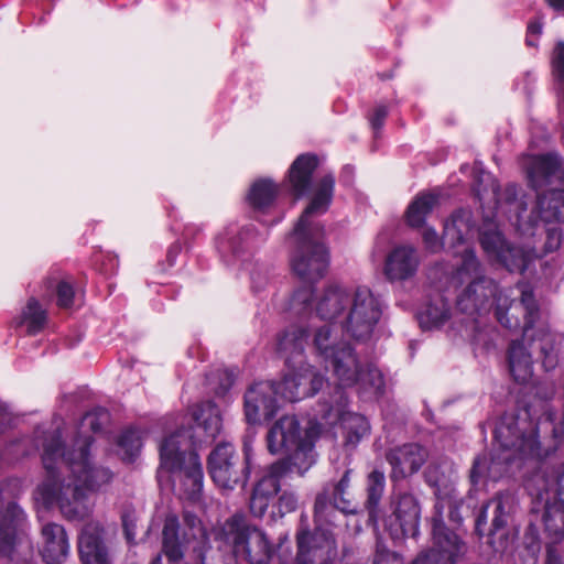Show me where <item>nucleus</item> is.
Listing matches in <instances>:
<instances>
[{"instance_id": "obj_1", "label": "nucleus", "mask_w": 564, "mask_h": 564, "mask_svg": "<svg viewBox=\"0 0 564 564\" xmlns=\"http://www.w3.org/2000/svg\"><path fill=\"white\" fill-rule=\"evenodd\" d=\"M556 393L553 381L534 387V400L519 402L517 408L500 416L494 431L498 448L475 457L470 469L473 489L486 481H498L522 468L525 460L550 456L564 445V412L558 413L550 401Z\"/></svg>"}, {"instance_id": "obj_2", "label": "nucleus", "mask_w": 564, "mask_h": 564, "mask_svg": "<svg viewBox=\"0 0 564 564\" xmlns=\"http://www.w3.org/2000/svg\"><path fill=\"white\" fill-rule=\"evenodd\" d=\"M91 434L77 433L66 448L59 430L43 435L42 464L45 480L36 488L37 499L47 509L57 506L69 521H82L90 513L88 495L112 481L113 473L91 460Z\"/></svg>"}, {"instance_id": "obj_3", "label": "nucleus", "mask_w": 564, "mask_h": 564, "mask_svg": "<svg viewBox=\"0 0 564 564\" xmlns=\"http://www.w3.org/2000/svg\"><path fill=\"white\" fill-rule=\"evenodd\" d=\"M330 366L339 381L335 391V403L319 402V437L333 426L339 424L343 430L344 445L356 448L362 438L370 435L371 426L368 419L359 413L350 412L348 397L344 388L356 387L359 398L364 401L378 400L384 393L386 381L383 373L375 365L360 368L355 349L348 343H339L332 347L319 346V358Z\"/></svg>"}, {"instance_id": "obj_4", "label": "nucleus", "mask_w": 564, "mask_h": 564, "mask_svg": "<svg viewBox=\"0 0 564 564\" xmlns=\"http://www.w3.org/2000/svg\"><path fill=\"white\" fill-rule=\"evenodd\" d=\"M265 441L270 454L286 452L291 455L269 465L253 485L249 509L256 518H262L267 513L280 488L293 473L303 476L312 467V452L317 441V416H311L302 432L296 416L283 415L271 425Z\"/></svg>"}, {"instance_id": "obj_5", "label": "nucleus", "mask_w": 564, "mask_h": 564, "mask_svg": "<svg viewBox=\"0 0 564 564\" xmlns=\"http://www.w3.org/2000/svg\"><path fill=\"white\" fill-rule=\"evenodd\" d=\"M192 424L177 429L160 444V469L178 474L185 497L200 499L204 473L196 447L212 443L219 435L223 423L219 408L214 401H204L191 409Z\"/></svg>"}, {"instance_id": "obj_6", "label": "nucleus", "mask_w": 564, "mask_h": 564, "mask_svg": "<svg viewBox=\"0 0 564 564\" xmlns=\"http://www.w3.org/2000/svg\"><path fill=\"white\" fill-rule=\"evenodd\" d=\"M285 243L291 273L299 282L285 312L293 317H312L317 311V195L285 236Z\"/></svg>"}, {"instance_id": "obj_7", "label": "nucleus", "mask_w": 564, "mask_h": 564, "mask_svg": "<svg viewBox=\"0 0 564 564\" xmlns=\"http://www.w3.org/2000/svg\"><path fill=\"white\" fill-rule=\"evenodd\" d=\"M288 370L279 381H258L247 389L243 410L248 424H258L261 417L272 420L281 408V401L297 402L317 392V372L314 368Z\"/></svg>"}, {"instance_id": "obj_8", "label": "nucleus", "mask_w": 564, "mask_h": 564, "mask_svg": "<svg viewBox=\"0 0 564 564\" xmlns=\"http://www.w3.org/2000/svg\"><path fill=\"white\" fill-rule=\"evenodd\" d=\"M502 322L501 325L511 330L514 326L522 328L521 338L512 339L508 349V366L510 375L518 383H524L533 375V354L539 351L542 367L545 371L554 370L560 364L556 335H554L543 319H494Z\"/></svg>"}, {"instance_id": "obj_9", "label": "nucleus", "mask_w": 564, "mask_h": 564, "mask_svg": "<svg viewBox=\"0 0 564 564\" xmlns=\"http://www.w3.org/2000/svg\"><path fill=\"white\" fill-rule=\"evenodd\" d=\"M520 165L525 172L529 186L535 191L553 188L536 196L535 212L546 221H564V167L557 153L524 154Z\"/></svg>"}, {"instance_id": "obj_10", "label": "nucleus", "mask_w": 564, "mask_h": 564, "mask_svg": "<svg viewBox=\"0 0 564 564\" xmlns=\"http://www.w3.org/2000/svg\"><path fill=\"white\" fill-rule=\"evenodd\" d=\"M453 280L462 284L470 280L468 286L457 297L459 313L469 317L482 316L498 299L499 286L490 278L481 274V265L473 249H465L462 262L453 274Z\"/></svg>"}, {"instance_id": "obj_11", "label": "nucleus", "mask_w": 564, "mask_h": 564, "mask_svg": "<svg viewBox=\"0 0 564 564\" xmlns=\"http://www.w3.org/2000/svg\"><path fill=\"white\" fill-rule=\"evenodd\" d=\"M215 539L228 546L236 558L245 560L249 564H268L273 560V544L242 513L237 512L229 517L216 530Z\"/></svg>"}, {"instance_id": "obj_12", "label": "nucleus", "mask_w": 564, "mask_h": 564, "mask_svg": "<svg viewBox=\"0 0 564 564\" xmlns=\"http://www.w3.org/2000/svg\"><path fill=\"white\" fill-rule=\"evenodd\" d=\"M539 471L532 481L541 482L536 488V497L542 499L543 494L555 490L553 501H546L543 512L544 530L550 540L561 542L564 539V462H553L546 452L544 457L535 459Z\"/></svg>"}, {"instance_id": "obj_13", "label": "nucleus", "mask_w": 564, "mask_h": 564, "mask_svg": "<svg viewBox=\"0 0 564 564\" xmlns=\"http://www.w3.org/2000/svg\"><path fill=\"white\" fill-rule=\"evenodd\" d=\"M383 314L381 300L366 286L352 293L338 283L327 284L319 296V317H380Z\"/></svg>"}, {"instance_id": "obj_14", "label": "nucleus", "mask_w": 564, "mask_h": 564, "mask_svg": "<svg viewBox=\"0 0 564 564\" xmlns=\"http://www.w3.org/2000/svg\"><path fill=\"white\" fill-rule=\"evenodd\" d=\"M251 441L245 437L241 458L229 442L217 444L207 457V471L214 484L225 490L245 488L250 477Z\"/></svg>"}, {"instance_id": "obj_15", "label": "nucleus", "mask_w": 564, "mask_h": 564, "mask_svg": "<svg viewBox=\"0 0 564 564\" xmlns=\"http://www.w3.org/2000/svg\"><path fill=\"white\" fill-rule=\"evenodd\" d=\"M33 556L26 514L15 501H10L0 518V557L10 564H30Z\"/></svg>"}, {"instance_id": "obj_16", "label": "nucleus", "mask_w": 564, "mask_h": 564, "mask_svg": "<svg viewBox=\"0 0 564 564\" xmlns=\"http://www.w3.org/2000/svg\"><path fill=\"white\" fill-rule=\"evenodd\" d=\"M270 230L260 231L253 224H229L215 237V247L226 264L249 258L265 243Z\"/></svg>"}, {"instance_id": "obj_17", "label": "nucleus", "mask_w": 564, "mask_h": 564, "mask_svg": "<svg viewBox=\"0 0 564 564\" xmlns=\"http://www.w3.org/2000/svg\"><path fill=\"white\" fill-rule=\"evenodd\" d=\"M479 242L487 258L511 273H523L538 258L534 249L509 242L494 226H486L479 232Z\"/></svg>"}, {"instance_id": "obj_18", "label": "nucleus", "mask_w": 564, "mask_h": 564, "mask_svg": "<svg viewBox=\"0 0 564 564\" xmlns=\"http://www.w3.org/2000/svg\"><path fill=\"white\" fill-rule=\"evenodd\" d=\"M436 516L432 519L433 546L421 552L412 564H456L465 553V543L449 530L442 518V507L435 505Z\"/></svg>"}, {"instance_id": "obj_19", "label": "nucleus", "mask_w": 564, "mask_h": 564, "mask_svg": "<svg viewBox=\"0 0 564 564\" xmlns=\"http://www.w3.org/2000/svg\"><path fill=\"white\" fill-rule=\"evenodd\" d=\"M393 517L383 519L384 528L393 540L413 538L420 535L421 507L416 497L410 492H400L392 501Z\"/></svg>"}, {"instance_id": "obj_20", "label": "nucleus", "mask_w": 564, "mask_h": 564, "mask_svg": "<svg viewBox=\"0 0 564 564\" xmlns=\"http://www.w3.org/2000/svg\"><path fill=\"white\" fill-rule=\"evenodd\" d=\"M427 457V449L419 443H406L389 449L386 453V460L391 466V480H403L416 474Z\"/></svg>"}, {"instance_id": "obj_21", "label": "nucleus", "mask_w": 564, "mask_h": 564, "mask_svg": "<svg viewBox=\"0 0 564 564\" xmlns=\"http://www.w3.org/2000/svg\"><path fill=\"white\" fill-rule=\"evenodd\" d=\"M308 338V329L295 325L288 327L279 335L276 350L284 358L288 369L307 370V368H313L306 362L304 354Z\"/></svg>"}, {"instance_id": "obj_22", "label": "nucleus", "mask_w": 564, "mask_h": 564, "mask_svg": "<svg viewBox=\"0 0 564 564\" xmlns=\"http://www.w3.org/2000/svg\"><path fill=\"white\" fill-rule=\"evenodd\" d=\"M280 187L270 178H259L252 183L247 195V202L256 214V219L268 229L278 225L284 218L283 213H279L272 219L261 218L260 215L271 213L274 207Z\"/></svg>"}, {"instance_id": "obj_23", "label": "nucleus", "mask_w": 564, "mask_h": 564, "mask_svg": "<svg viewBox=\"0 0 564 564\" xmlns=\"http://www.w3.org/2000/svg\"><path fill=\"white\" fill-rule=\"evenodd\" d=\"M420 257L416 248L411 245H399L387 254L383 272L391 281H406L412 279L419 269Z\"/></svg>"}, {"instance_id": "obj_24", "label": "nucleus", "mask_w": 564, "mask_h": 564, "mask_svg": "<svg viewBox=\"0 0 564 564\" xmlns=\"http://www.w3.org/2000/svg\"><path fill=\"white\" fill-rule=\"evenodd\" d=\"M317 169V155L311 153L300 154L291 164L285 188L295 197L301 198L311 193L314 187V173Z\"/></svg>"}, {"instance_id": "obj_25", "label": "nucleus", "mask_w": 564, "mask_h": 564, "mask_svg": "<svg viewBox=\"0 0 564 564\" xmlns=\"http://www.w3.org/2000/svg\"><path fill=\"white\" fill-rule=\"evenodd\" d=\"M492 507V520L491 528L489 530V543L494 544V538L497 533H501V536L507 535V525L510 519L511 510H512V499L508 495H497L492 500L482 505L479 513L475 520V529L476 532L481 536L482 529L487 524L488 519V509Z\"/></svg>"}, {"instance_id": "obj_26", "label": "nucleus", "mask_w": 564, "mask_h": 564, "mask_svg": "<svg viewBox=\"0 0 564 564\" xmlns=\"http://www.w3.org/2000/svg\"><path fill=\"white\" fill-rule=\"evenodd\" d=\"M451 326L456 327L459 324L460 328L470 333V343L474 346L476 354L489 352L497 345L500 337L498 323L492 324L491 319H453Z\"/></svg>"}, {"instance_id": "obj_27", "label": "nucleus", "mask_w": 564, "mask_h": 564, "mask_svg": "<svg viewBox=\"0 0 564 564\" xmlns=\"http://www.w3.org/2000/svg\"><path fill=\"white\" fill-rule=\"evenodd\" d=\"M44 545L41 551L46 564H63L69 554V543L62 524L47 522L42 527Z\"/></svg>"}, {"instance_id": "obj_28", "label": "nucleus", "mask_w": 564, "mask_h": 564, "mask_svg": "<svg viewBox=\"0 0 564 564\" xmlns=\"http://www.w3.org/2000/svg\"><path fill=\"white\" fill-rule=\"evenodd\" d=\"M78 552L82 564H111L107 546L102 539V530L86 525L78 538Z\"/></svg>"}, {"instance_id": "obj_29", "label": "nucleus", "mask_w": 564, "mask_h": 564, "mask_svg": "<svg viewBox=\"0 0 564 564\" xmlns=\"http://www.w3.org/2000/svg\"><path fill=\"white\" fill-rule=\"evenodd\" d=\"M366 500L364 507L368 513V523L377 531L383 519L381 500L386 490V475L381 469H373L366 478Z\"/></svg>"}, {"instance_id": "obj_30", "label": "nucleus", "mask_w": 564, "mask_h": 564, "mask_svg": "<svg viewBox=\"0 0 564 564\" xmlns=\"http://www.w3.org/2000/svg\"><path fill=\"white\" fill-rule=\"evenodd\" d=\"M170 563H180L185 555V542L180 536V521L174 514L167 516L162 530V552L158 553L150 564H163L162 555Z\"/></svg>"}, {"instance_id": "obj_31", "label": "nucleus", "mask_w": 564, "mask_h": 564, "mask_svg": "<svg viewBox=\"0 0 564 564\" xmlns=\"http://www.w3.org/2000/svg\"><path fill=\"white\" fill-rule=\"evenodd\" d=\"M491 191L497 214L501 213L517 225L520 224L522 214L527 210V204L519 197V187L510 183L500 188L492 180Z\"/></svg>"}, {"instance_id": "obj_32", "label": "nucleus", "mask_w": 564, "mask_h": 564, "mask_svg": "<svg viewBox=\"0 0 564 564\" xmlns=\"http://www.w3.org/2000/svg\"><path fill=\"white\" fill-rule=\"evenodd\" d=\"M351 469L346 468L340 479L333 486L332 490L325 488L323 495L319 494V518L324 513V505L328 501L343 513H355L356 505L349 499L348 488L350 485Z\"/></svg>"}, {"instance_id": "obj_33", "label": "nucleus", "mask_w": 564, "mask_h": 564, "mask_svg": "<svg viewBox=\"0 0 564 564\" xmlns=\"http://www.w3.org/2000/svg\"><path fill=\"white\" fill-rule=\"evenodd\" d=\"M473 229L470 213L458 210L444 224L443 240L445 245L457 247L465 242Z\"/></svg>"}, {"instance_id": "obj_34", "label": "nucleus", "mask_w": 564, "mask_h": 564, "mask_svg": "<svg viewBox=\"0 0 564 564\" xmlns=\"http://www.w3.org/2000/svg\"><path fill=\"white\" fill-rule=\"evenodd\" d=\"M438 203V196L434 193H421L415 196L406 209V223L413 228L422 227L429 214Z\"/></svg>"}, {"instance_id": "obj_35", "label": "nucleus", "mask_w": 564, "mask_h": 564, "mask_svg": "<svg viewBox=\"0 0 564 564\" xmlns=\"http://www.w3.org/2000/svg\"><path fill=\"white\" fill-rule=\"evenodd\" d=\"M183 522L188 530V532L184 533V536L181 538V540L185 542V546L192 539L197 542V545L194 546V552L199 554L200 551L207 554V551L209 550V538L202 520L194 512L185 510L183 512Z\"/></svg>"}, {"instance_id": "obj_36", "label": "nucleus", "mask_w": 564, "mask_h": 564, "mask_svg": "<svg viewBox=\"0 0 564 564\" xmlns=\"http://www.w3.org/2000/svg\"><path fill=\"white\" fill-rule=\"evenodd\" d=\"M54 301L58 308L73 311L83 305V294L77 292L72 282L61 280L54 289Z\"/></svg>"}, {"instance_id": "obj_37", "label": "nucleus", "mask_w": 564, "mask_h": 564, "mask_svg": "<svg viewBox=\"0 0 564 564\" xmlns=\"http://www.w3.org/2000/svg\"><path fill=\"white\" fill-rule=\"evenodd\" d=\"M297 553L294 564H316L317 542L310 530H300L296 534Z\"/></svg>"}, {"instance_id": "obj_38", "label": "nucleus", "mask_w": 564, "mask_h": 564, "mask_svg": "<svg viewBox=\"0 0 564 564\" xmlns=\"http://www.w3.org/2000/svg\"><path fill=\"white\" fill-rule=\"evenodd\" d=\"M379 319H345L343 330L357 341H367L375 335Z\"/></svg>"}, {"instance_id": "obj_39", "label": "nucleus", "mask_w": 564, "mask_h": 564, "mask_svg": "<svg viewBox=\"0 0 564 564\" xmlns=\"http://www.w3.org/2000/svg\"><path fill=\"white\" fill-rule=\"evenodd\" d=\"M117 444L123 451V459L133 462L142 447L140 432L133 427L123 430L118 437Z\"/></svg>"}, {"instance_id": "obj_40", "label": "nucleus", "mask_w": 564, "mask_h": 564, "mask_svg": "<svg viewBox=\"0 0 564 564\" xmlns=\"http://www.w3.org/2000/svg\"><path fill=\"white\" fill-rule=\"evenodd\" d=\"M280 496L276 498L275 502L271 505V510L269 513L271 521H276L282 519L285 514L294 512L297 509L299 499L294 491L292 490H279Z\"/></svg>"}, {"instance_id": "obj_41", "label": "nucleus", "mask_w": 564, "mask_h": 564, "mask_svg": "<svg viewBox=\"0 0 564 564\" xmlns=\"http://www.w3.org/2000/svg\"><path fill=\"white\" fill-rule=\"evenodd\" d=\"M319 564H333L337 557V545L335 536L328 530L319 527Z\"/></svg>"}, {"instance_id": "obj_42", "label": "nucleus", "mask_w": 564, "mask_h": 564, "mask_svg": "<svg viewBox=\"0 0 564 564\" xmlns=\"http://www.w3.org/2000/svg\"><path fill=\"white\" fill-rule=\"evenodd\" d=\"M533 216L536 220L542 221L545 226L544 227V234H545L544 251L547 253V252H553V251L557 250L561 246L562 238H563L562 230L557 226V224L560 221L554 220L551 223H546V221L542 220L539 217V215L536 214L535 208L533 209Z\"/></svg>"}, {"instance_id": "obj_43", "label": "nucleus", "mask_w": 564, "mask_h": 564, "mask_svg": "<svg viewBox=\"0 0 564 564\" xmlns=\"http://www.w3.org/2000/svg\"><path fill=\"white\" fill-rule=\"evenodd\" d=\"M335 176L326 173L319 176V215L326 213L333 202Z\"/></svg>"}, {"instance_id": "obj_44", "label": "nucleus", "mask_w": 564, "mask_h": 564, "mask_svg": "<svg viewBox=\"0 0 564 564\" xmlns=\"http://www.w3.org/2000/svg\"><path fill=\"white\" fill-rule=\"evenodd\" d=\"M122 530L126 538L127 543L130 546H134L138 544L137 538V524H138V516L133 508L127 507L123 509L121 514Z\"/></svg>"}, {"instance_id": "obj_45", "label": "nucleus", "mask_w": 564, "mask_h": 564, "mask_svg": "<svg viewBox=\"0 0 564 564\" xmlns=\"http://www.w3.org/2000/svg\"><path fill=\"white\" fill-rule=\"evenodd\" d=\"M552 74L558 90L564 96V42H558L553 50Z\"/></svg>"}, {"instance_id": "obj_46", "label": "nucleus", "mask_w": 564, "mask_h": 564, "mask_svg": "<svg viewBox=\"0 0 564 564\" xmlns=\"http://www.w3.org/2000/svg\"><path fill=\"white\" fill-rule=\"evenodd\" d=\"M50 319H19L15 329L26 335L36 336L48 327Z\"/></svg>"}, {"instance_id": "obj_47", "label": "nucleus", "mask_w": 564, "mask_h": 564, "mask_svg": "<svg viewBox=\"0 0 564 564\" xmlns=\"http://www.w3.org/2000/svg\"><path fill=\"white\" fill-rule=\"evenodd\" d=\"M416 317H451V312L448 304L441 296H437L434 302L427 305L426 311Z\"/></svg>"}, {"instance_id": "obj_48", "label": "nucleus", "mask_w": 564, "mask_h": 564, "mask_svg": "<svg viewBox=\"0 0 564 564\" xmlns=\"http://www.w3.org/2000/svg\"><path fill=\"white\" fill-rule=\"evenodd\" d=\"M273 558H276L279 564H290L292 561L291 542L288 535L280 536L276 546L273 545Z\"/></svg>"}, {"instance_id": "obj_49", "label": "nucleus", "mask_w": 564, "mask_h": 564, "mask_svg": "<svg viewBox=\"0 0 564 564\" xmlns=\"http://www.w3.org/2000/svg\"><path fill=\"white\" fill-rule=\"evenodd\" d=\"M423 243L429 252L436 253L441 251L445 245L443 237L440 238L436 230L432 227H426L422 232Z\"/></svg>"}, {"instance_id": "obj_50", "label": "nucleus", "mask_w": 564, "mask_h": 564, "mask_svg": "<svg viewBox=\"0 0 564 564\" xmlns=\"http://www.w3.org/2000/svg\"><path fill=\"white\" fill-rule=\"evenodd\" d=\"M270 282V271L268 268H256L251 272V289L256 294L265 290Z\"/></svg>"}, {"instance_id": "obj_51", "label": "nucleus", "mask_w": 564, "mask_h": 564, "mask_svg": "<svg viewBox=\"0 0 564 564\" xmlns=\"http://www.w3.org/2000/svg\"><path fill=\"white\" fill-rule=\"evenodd\" d=\"M388 107L386 105H378L375 107L372 113L369 117L370 126L377 137L379 130L383 127L384 120L388 116Z\"/></svg>"}, {"instance_id": "obj_52", "label": "nucleus", "mask_w": 564, "mask_h": 564, "mask_svg": "<svg viewBox=\"0 0 564 564\" xmlns=\"http://www.w3.org/2000/svg\"><path fill=\"white\" fill-rule=\"evenodd\" d=\"M107 416L108 412L105 409L98 408L91 412L86 413L83 421L87 422L94 433H97L102 430V423L100 422V419Z\"/></svg>"}, {"instance_id": "obj_53", "label": "nucleus", "mask_w": 564, "mask_h": 564, "mask_svg": "<svg viewBox=\"0 0 564 564\" xmlns=\"http://www.w3.org/2000/svg\"><path fill=\"white\" fill-rule=\"evenodd\" d=\"M558 543L560 542H555V540H551L546 544V555L544 564H564Z\"/></svg>"}, {"instance_id": "obj_54", "label": "nucleus", "mask_w": 564, "mask_h": 564, "mask_svg": "<svg viewBox=\"0 0 564 564\" xmlns=\"http://www.w3.org/2000/svg\"><path fill=\"white\" fill-rule=\"evenodd\" d=\"M47 313L43 308L42 304L35 299L31 297L28 301L26 307L20 317H46Z\"/></svg>"}, {"instance_id": "obj_55", "label": "nucleus", "mask_w": 564, "mask_h": 564, "mask_svg": "<svg viewBox=\"0 0 564 564\" xmlns=\"http://www.w3.org/2000/svg\"><path fill=\"white\" fill-rule=\"evenodd\" d=\"M422 333H435L443 329L449 319H417Z\"/></svg>"}, {"instance_id": "obj_56", "label": "nucleus", "mask_w": 564, "mask_h": 564, "mask_svg": "<svg viewBox=\"0 0 564 564\" xmlns=\"http://www.w3.org/2000/svg\"><path fill=\"white\" fill-rule=\"evenodd\" d=\"M541 33H542V22L540 20L530 22L528 25L527 44L529 46H536L535 40Z\"/></svg>"}, {"instance_id": "obj_57", "label": "nucleus", "mask_w": 564, "mask_h": 564, "mask_svg": "<svg viewBox=\"0 0 564 564\" xmlns=\"http://www.w3.org/2000/svg\"><path fill=\"white\" fill-rule=\"evenodd\" d=\"M12 416L8 410V406L0 402V434H3L7 429L11 425Z\"/></svg>"}, {"instance_id": "obj_58", "label": "nucleus", "mask_w": 564, "mask_h": 564, "mask_svg": "<svg viewBox=\"0 0 564 564\" xmlns=\"http://www.w3.org/2000/svg\"><path fill=\"white\" fill-rule=\"evenodd\" d=\"M181 249L182 248H181L180 242H174L170 246V248L167 249V253H166V261H167L169 265H171V267L174 265L176 258L181 252Z\"/></svg>"}, {"instance_id": "obj_59", "label": "nucleus", "mask_w": 564, "mask_h": 564, "mask_svg": "<svg viewBox=\"0 0 564 564\" xmlns=\"http://www.w3.org/2000/svg\"><path fill=\"white\" fill-rule=\"evenodd\" d=\"M319 278L322 276V270L329 263V254L326 247L319 241Z\"/></svg>"}, {"instance_id": "obj_60", "label": "nucleus", "mask_w": 564, "mask_h": 564, "mask_svg": "<svg viewBox=\"0 0 564 564\" xmlns=\"http://www.w3.org/2000/svg\"><path fill=\"white\" fill-rule=\"evenodd\" d=\"M202 228L194 224H188L183 229V237L185 240H188L189 238H195L198 234H200Z\"/></svg>"}, {"instance_id": "obj_61", "label": "nucleus", "mask_w": 564, "mask_h": 564, "mask_svg": "<svg viewBox=\"0 0 564 564\" xmlns=\"http://www.w3.org/2000/svg\"><path fill=\"white\" fill-rule=\"evenodd\" d=\"M390 555V552L378 543L373 564H382Z\"/></svg>"}, {"instance_id": "obj_62", "label": "nucleus", "mask_w": 564, "mask_h": 564, "mask_svg": "<svg viewBox=\"0 0 564 564\" xmlns=\"http://www.w3.org/2000/svg\"><path fill=\"white\" fill-rule=\"evenodd\" d=\"M221 375L225 377L226 384L223 386L224 391H228L235 382V372L232 370H224Z\"/></svg>"}, {"instance_id": "obj_63", "label": "nucleus", "mask_w": 564, "mask_h": 564, "mask_svg": "<svg viewBox=\"0 0 564 564\" xmlns=\"http://www.w3.org/2000/svg\"><path fill=\"white\" fill-rule=\"evenodd\" d=\"M420 346V341L419 340H415V339H411L409 341V346H408V349H409V356H410V359L412 360L415 356V352L417 350Z\"/></svg>"}, {"instance_id": "obj_64", "label": "nucleus", "mask_w": 564, "mask_h": 564, "mask_svg": "<svg viewBox=\"0 0 564 564\" xmlns=\"http://www.w3.org/2000/svg\"><path fill=\"white\" fill-rule=\"evenodd\" d=\"M83 336H84V333L83 332H78L77 335L74 337V338H66V346L72 348L74 346H76L79 341H82L83 339Z\"/></svg>"}]
</instances>
